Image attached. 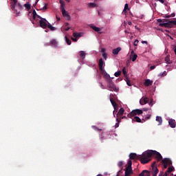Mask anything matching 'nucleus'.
<instances>
[{
    "mask_svg": "<svg viewBox=\"0 0 176 176\" xmlns=\"http://www.w3.org/2000/svg\"><path fill=\"white\" fill-rule=\"evenodd\" d=\"M104 65V60L102 58H100L98 62V67L100 71V74L102 75L104 79H105L106 85H102V89H107V90H111V76L104 69L102 66Z\"/></svg>",
    "mask_w": 176,
    "mask_h": 176,
    "instance_id": "f257e3e1",
    "label": "nucleus"
},
{
    "mask_svg": "<svg viewBox=\"0 0 176 176\" xmlns=\"http://www.w3.org/2000/svg\"><path fill=\"white\" fill-rule=\"evenodd\" d=\"M144 155H146V158H144V160H142V163L146 164L147 163H149L151 160H152V156H154V157L157 159V162H160V160L163 159L162 154H160V153L155 150H147L144 151Z\"/></svg>",
    "mask_w": 176,
    "mask_h": 176,
    "instance_id": "f03ea898",
    "label": "nucleus"
},
{
    "mask_svg": "<svg viewBox=\"0 0 176 176\" xmlns=\"http://www.w3.org/2000/svg\"><path fill=\"white\" fill-rule=\"evenodd\" d=\"M111 104L114 108V111H113V115L114 118L115 116H116V119H118L119 116H122L123 113H124V109L120 108L119 110V104L116 103V101H115V100H113V98L112 97L111 98ZM118 110L119 111L118 112Z\"/></svg>",
    "mask_w": 176,
    "mask_h": 176,
    "instance_id": "7ed1b4c3",
    "label": "nucleus"
},
{
    "mask_svg": "<svg viewBox=\"0 0 176 176\" xmlns=\"http://www.w3.org/2000/svg\"><path fill=\"white\" fill-rule=\"evenodd\" d=\"M129 159L131 160H135L136 159L140 160L142 164H146L142 163V160H145V159H146V155H145V152H144L142 155H137L134 153H131L129 155Z\"/></svg>",
    "mask_w": 176,
    "mask_h": 176,
    "instance_id": "20e7f679",
    "label": "nucleus"
},
{
    "mask_svg": "<svg viewBox=\"0 0 176 176\" xmlns=\"http://www.w3.org/2000/svg\"><path fill=\"white\" fill-rule=\"evenodd\" d=\"M142 113H144V111H142V109H137L133 110L131 113H129L127 115V116L128 118L131 119V118H134L135 116H137V115L140 116V115H142Z\"/></svg>",
    "mask_w": 176,
    "mask_h": 176,
    "instance_id": "39448f33",
    "label": "nucleus"
},
{
    "mask_svg": "<svg viewBox=\"0 0 176 176\" xmlns=\"http://www.w3.org/2000/svg\"><path fill=\"white\" fill-rule=\"evenodd\" d=\"M160 27H165V28H173V25H176V21H169L166 23H160Z\"/></svg>",
    "mask_w": 176,
    "mask_h": 176,
    "instance_id": "423d86ee",
    "label": "nucleus"
},
{
    "mask_svg": "<svg viewBox=\"0 0 176 176\" xmlns=\"http://www.w3.org/2000/svg\"><path fill=\"white\" fill-rule=\"evenodd\" d=\"M162 164H163L164 168H167L168 166H170L173 165V162L168 158H164L162 160Z\"/></svg>",
    "mask_w": 176,
    "mask_h": 176,
    "instance_id": "0eeeda50",
    "label": "nucleus"
},
{
    "mask_svg": "<svg viewBox=\"0 0 176 176\" xmlns=\"http://www.w3.org/2000/svg\"><path fill=\"white\" fill-rule=\"evenodd\" d=\"M40 27L41 28H47V25H49V22L46 20V19H42L39 21Z\"/></svg>",
    "mask_w": 176,
    "mask_h": 176,
    "instance_id": "6e6552de",
    "label": "nucleus"
},
{
    "mask_svg": "<svg viewBox=\"0 0 176 176\" xmlns=\"http://www.w3.org/2000/svg\"><path fill=\"white\" fill-rule=\"evenodd\" d=\"M48 46H53V47L57 49V47H58V42H57V40L56 39H52L50 40Z\"/></svg>",
    "mask_w": 176,
    "mask_h": 176,
    "instance_id": "1a4fd4ad",
    "label": "nucleus"
},
{
    "mask_svg": "<svg viewBox=\"0 0 176 176\" xmlns=\"http://www.w3.org/2000/svg\"><path fill=\"white\" fill-rule=\"evenodd\" d=\"M149 102V98L148 97L143 96L140 100V105H145V104H148Z\"/></svg>",
    "mask_w": 176,
    "mask_h": 176,
    "instance_id": "9d476101",
    "label": "nucleus"
},
{
    "mask_svg": "<svg viewBox=\"0 0 176 176\" xmlns=\"http://www.w3.org/2000/svg\"><path fill=\"white\" fill-rule=\"evenodd\" d=\"M155 164H156L155 162L152 164L153 176H157V174L159 173V169H157V167L155 166Z\"/></svg>",
    "mask_w": 176,
    "mask_h": 176,
    "instance_id": "9b49d317",
    "label": "nucleus"
},
{
    "mask_svg": "<svg viewBox=\"0 0 176 176\" xmlns=\"http://www.w3.org/2000/svg\"><path fill=\"white\" fill-rule=\"evenodd\" d=\"M60 12H62V14L63 17H65L67 20L69 21L71 20V16H69V14L65 10H61Z\"/></svg>",
    "mask_w": 176,
    "mask_h": 176,
    "instance_id": "f8f14e48",
    "label": "nucleus"
},
{
    "mask_svg": "<svg viewBox=\"0 0 176 176\" xmlns=\"http://www.w3.org/2000/svg\"><path fill=\"white\" fill-rule=\"evenodd\" d=\"M168 124L171 129H175L176 126V122L175 120L170 119L168 120Z\"/></svg>",
    "mask_w": 176,
    "mask_h": 176,
    "instance_id": "ddd939ff",
    "label": "nucleus"
},
{
    "mask_svg": "<svg viewBox=\"0 0 176 176\" xmlns=\"http://www.w3.org/2000/svg\"><path fill=\"white\" fill-rule=\"evenodd\" d=\"M122 50V47H118L117 48H115L112 50V53L113 56H118L119 54V52Z\"/></svg>",
    "mask_w": 176,
    "mask_h": 176,
    "instance_id": "4468645a",
    "label": "nucleus"
},
{
    "mask_svg": "<svg viewBox=\"0 0 176 176\" xmlns=\"http://www.w3.org/2000/svg\"><path fill=\"white\" fill-rule=\"evenodd\" d=\"M111 91H116V93L119 91V87H116V85H115L112 82L111 83Z\"/></svg>",
    "mask_w": 176,
    "mask_h": 176,
    "instance_id": "2eb2a0df",
    "label": "nucleus"
},
{
    "mask_svg": "<svg viewBox=\"0 0 176 176\" xmlns=\"http://www.w3.org/2000/svg\"><path fill=\"white\" fill-rule=\"evenodd\" d=\"M122 119H127V117H126V116H122L121 118H119V117H118V118H116V120H117V121H118V123H116V124H115L116 129L118 128V127H119V123H120V121L122 120Z\"/></svg>",
    "mask_w": 176,
    "mask_h": 176,
    "instance_id": "dca6fc26",
    "label": "nucleus"
},
{
    "mask_svg": "<svg viewBox=\"0 0 176 176\" xmlns=\"http://www.w3.org/2000/svg\"><path fill=\"white\" fill-rule=\"evenodd\" d=\"M153 83V81H152L149 79H146V80H145V82H144V86L148 87V86H152Z\"/></svg>",
    "mask_w": 176,
    "mask_h": 176,
    "instance_id": "f3484780",
    "label": "nucleus"
},
{
    "mask_svg": "<svg viewBox=\"0 0 176 176\" xmlns=\"http://www.w3.org/2000/svg\"><path fill=\"white\" fill-rule=\"evenodd\" d=\"M59 3L60 4V10H65V2L63 0H60Z\"/></svg>",
    "mask_w": 176,
    "mask_h": 176,
    "instance_id": "a211bd4d",
    "label": "nucleus"
},
{
    "mask_svg": "<svg viewBox=\"0 0 176 176\" xmlns=\"http://www.w3.org/2000/svg\"><path fill=\"white\" fill-rule=\"evenodd\" d=\"M12 1V4H11V8L12 10H16V6L17 5V0H11Z\"/></svg>",
    "mask_w": 176,
    "mask_h": 176,
    "instance_id": "6ab92c4d",
    "label": "nucleus"
},
{
    "mask_svg": "<svg viewBox=\"0 0 176 176\" xmlns=\"http://www.w3.org/2000/svg\"><path fill=\"white\" fill-rule=\"evenodd\" d=\"M156 122H158V126H162V124L163 123V119L162 118V117L157 116Z\"/></svg>",
    "mask_w": 176,
    "mask_h": 176,
    "instance_id": "aec40b11",
    "label": "nucleus"
},
{
    "mask_svg": "<svg viewBox=\"0 0 176 176\" xmlns=\"http://www.w3.org/2000/svg\"><path fill=\"white\" fill-rule=\"evenodd\" d=\"M89 27L90 28H92V30H94V31H95L96 32H100V31H101V29L100 28H97V26L90 25Z\"/></svg>",
    "mask_w": 176,
    "mask_h": 176,
    "instance_id": "412c9836",
    "label": "nucleus"
},
{
    "mask_svg": "<svg viewBox=\"0 0 176 176\" xmlns=\"http://www.w3.org/2000/svg\"><path fill=\"white\" fill-rule=\"evenodd\" d=\"M133 122H136L137 123H142V120L138 116H135L132 120Z\"/></svg>",
    "mask_w": 176,
    "mask_h": 176,
    "instance_id": "4be33fe9",
    "label": "nucleus"
},
{
    "mask_svg": "<svg viewBox=\"0 0 176 176\" xmlns=\"http://www.w3.org/2000/svg\"><path fill=\"white\" fill-rule=\"evenodd\" d=\"M139 176H149V172L146 170H144L139 174Z\"/></svg>",
    "mask_w": 176,
    "mask_h": 176,
    "instance_id": "5701e85b",
    "label": "nucleus"
},
{
    "mask_svg": "<svg viewBox=\"0 0 176 176\" xmlns=\"http://www.w3.org/2000/svg\"><path fill=\"white\" fill-rule=\"evenodd\" d=\"M80 57L82 60H85V58H86V52H85V51H80Z\"/></svg>",
    "mask_w": 176,
    "mask_h": 176,
    "instance_id": "b1692460",
    "label": "nucleus"
},
{
    "mask_svg": "<svg viewBox=\"0 0 176 176\" xmlns=\"http://www.w3.org/2000/svg\"><path fill=\"white\" fill-rule=\"evenodd\" d=\"M165 61L166 63V64H172L173 61H171V60H170V55L166 56V57L165 58Z\"/></svg>",
    "mask_w": 176,
    "mask_h": 176,
    "instance_id": "393cba45",
    "label": "nucleus"
},
{
    "mask_svg": "<svg viewBox=\"0 0 176 176\" xmlns=\"http://www.w3.org/2000/svg\"><path fill=\"white\" fill-rule=\"evenodd\" d=\"M101 53H102V57L104 60H107V53H105V48L101 49Z\"/></svg>",
    "mask_w": 176,
    "mask_h": 176,
    "instance_id": "a878e982",
    "label": "nucleus"
},
{
    "mask_svg": "<svg viewBox=\"0 0 176 176\" xmlns=\"http://www.w3.org/2000/svg\"><path fill=\"white\" fill-rule=\"evenodd\" d=\"M48 28H49V30H50L51 31H56V28L55 27H53L52 25V24H50V23H48V25H47V26Z\"/></svg>",
    "mask_w": 176,
    "mask_h": 176,
    "instance_id": "bb28decb",
    "label": "nucleus"
},
{
    "mask_svg": "<svg viewBox=\"0 0 176 176\" xmlns=\"http://www.w3.org/2000/svg\"><path fill=\"white\" fill-rule=\"evenodd\" d=\"M73 36H74V38H80L82 36V34L74 32L73 33Z\"/></svg>",
    "mask_w": 176,
    "mask_h": 176,
    "instance_id": "cd10ccee",
    "label": "nucleus"
},
{
    "mask_svg": "<svg viewBox=\"0 0 176 176\" xmlns=\"http://www.w3.org/2000/svg\"><path fill=\"white\" fill-rule=\"evenodd\" d=\"M158 76H160V78H163L164 76H167V72L164 71L162 73H160Z\"/></svg>",
    "mask_w": 176,
    "mask_h": 176,
    "instance_id": "c85d7f7f",
    "label": "nucleus"
},
{
    "mask_svg": "<svg viewBox=\"0 0 176 176\" xmlns=\"http://www.w3.org/2000/svg\"><path fill=\"white\" fill-rule=\"evenodd\" d=\"M125 81L126 82V85L128 86H131V82L130 79L129 78V77L125 78Z\"/></svg>",
    "mask_w": 176,
    "mask_h": 176,
    "instance_id": "c756f323",
    "label": "nucleus"
},
{
    "mask_svg": "<svg viewBox=\"0 0 176 176\" xmlns=\"http://www.w3.org/2000/svg\"><path fill=\"white\" fill-rule=\"evenodd\" d=\"M122 73L125 78H127V72L126 71V67H123L122 69Z\"/></svg>",
    "mask_w": 176,
    "mask_h": 176,
    "instance_id": "7c9ffc66",
    "label": "nucleus"
},
{
    "mask_svg": "<svg viewBox=\"0 0 176 176\" xmlns=\"http://www.w3.org/2000/svg\"><path fill=\"white\" fill-rule=\"evenodd\" d=\"M32 14H33V20H35V19H36V16L38 15L35 10H33Z\"/></svg>",
    "mask_w": 176,
    "mask_h": 176,
    "instance_id": "2f4dec72",
    "label": "nucleus"
},
{
    "mask_svg": "<svg viewBox=\"0 0 176 176\" xmlns=\"http://www.w3.org/2000/svg\"><path fill=\"white\" fill-rule=\"evenodd\" d=\"M24 6L25 7L26 9H28V10H30V9H31V4L28 3L24 4Z\"/></svg>",
    "mask_w": 176,
    "mask_h": 176,
    "instance_id": "473e14b6",
    "label": "nucleus"
},
{
    "mask_svg": "<svg viewBox=\"0 0 176 176\" xmlns=\"http://www.w3.org/2000/svg\"><path fill=\"white\" fill-rule=\"evenodd\" d=\"M133 165V162L131 160H129L128 162V166H126V168H132L131 166Z\"/></svg>",
    "mask_w": 176,
    "mask_h": 176,
    "instance_id": "72a5a7b5",
    "label": "nucleus"
},
{
    "mask_svg": "<svg viewBox=\"0 0 176 176\" xmlns=\"http://www.w3.org/2000/svg\"><path fill=\"white\" fill-rule=\"evenodd\" d=\"M129 4H127V3H126L125 5H124V10H123V12H126L127 10H129Z\"/></svg>",
    "mask_w": 176,
    "mask_h": 176,
    "instance_id": "f704fd0d",
    "label": "nucleus"
},
{
    "mask_svg": "<svg viewBox=\"0 0 176 176\" xmlns=\"http://www.w3.org/2000/svg\"><path fill=\"white\" fill-rule=\"evenodd\" d=\"M174 170H175L174 167H168L166 171L167 173H172V171H174Z\"/></svg>",
    "mask_w": 176,
    "mask_h": 176,
    "instance_id": "c9c22d12",
    "label": "nucleus"
},
{
    "mask_svg": "<svg viewBox=\"0 0 176 176\" xmlns=\"http://www.w3.org/2000/svg\"><path fill=\"white\" fill-rule=\"evenodd\" d=\"M120 74H122V72L118 71L114 74V76H116V78H118V76H120Z\"/></svg>",
    "mask_w": 176,
    "mask_h": 176,
    "instance_id": "e433bc0d",
    "label": "nucleus"
},
{
    "mask_svg": "<svg viewBox=\"0 0 176 176\" xmlns=\"http://www.w3.org/2000/svg\"><path fill=\"white\" fill-rule=\"evenodd\" d=\"M137 57H138V56L137 54H135L132 57V61H135V60H137Z\"/></svg>",
    "mask_w": 176,
    "mask_h": 176,
    "instance_id": "4c0bfd02",
    "label": "nucleus"
},
{
    "mask_svg": "<svg viewBox=\"0 0 176 176\" xmlns=\"http://www.w3.org/2000/svg\"><path fill=\"white\" fill-rule=\"evenodd\" d=\"M66 43H67V45H71L72 43V42L71 41V40L68 38L66 37Z\"/></svg>",
    "mask_w": 176,
    "mask_h": 176,
    "instance_id": "58836bf2",
    "label": "nucleus"
},
{
    "mask_svg": "<svg viewBox=\"0 0 176 176\" xmlns=\"http://www.w3.org/2000/svg\"><path fill=\"white\" fill-rule=\"evenodd\" d=\"M92 129H94V130H96L97 131H102V129L97 128L96 126H92Z\"/></svg>",
    "mask_w": 176,
    "mask_h": 176,
    "instance_id": "ea45409f",
    "label": "nucleus"
},
{
    "mask_svg": "<svg viewBox=\"0 0 176 176\" xmlns=\"http://www.w3.org/2000/svg\"><path fill=\"white\" fill-rule=\"evenodd\" d=\"M118 166H120V168H123V162L120 161L118 163Z\"/></svg>",
    "mask_w": 176,
    "mask_h": 176,
    "instance_id": "a19ab883",
    "label": "nucleus"
},
{
    "mask_svg": "<svg viewBox=\"0 0 176 176\" xmlns=\"http://www.w3.org/2000/svg\"><path fill=\"white\" fill-rule=\"evenodd\" d=\"M89 6H90L91 8H96V4L94 3H89Z\"/></svg>",
    "mask_w": 176,
    "mask_h": 176,
    "instance_id": "79ce46f5",
    "label": "nucleus"
},
{
    "mask_svg": "<svg viewBox=\"0 0 176 176\" xmlns=\"http://www.w3.org/2000/svg\"><path fill=\"white\" fill-rule=\"evenodd\" d=\"M138 40H135L133 43L134 46H138Z\"/></svg>",
    "mask_w": 176,
    "mask_h": 176,
    "instance_id": "37998d69",
    "label": "nucleus"
},
{
    "mask_svg": "<svg viewBox=\"0 0 176 176\" xmlns=\"http://www.w3.org/2000/svg\"><path fill=\"white\" fill-rule=\"evenodd\" d=\"M43 10H47V4H45V6L43 7Z\"/></svg>",
    "mask_w": 176,
    "mask_h": 176,
    "instance_id": "c03bdc74",
    "label": "nucleus"
},
{
    "mask_svg": "<svg viewBox=\"0 0 176 176\" xmlns=\"http://www.w3.org/2000/svg\"><path fill=\"white\" fill-rule=\"evenodd\" d=\"M122 170H123V168H121V169L118 172L117 175L120 176V174H122V173H123V172L122 171Z\"/></svg>",
    "mask_w": 176,
    "mask_h": 176,
    "instance_id": "a18cd8bd",
    "label": "nucleus"
},
{
    "mask_svg": "<svg viewBox=\"0 0 176 176\" xmlns=\"http://www.w3.org/2000/svg\"><path fill=\"white\" fill-rule=\"evenodd\" d=\"M17 6H18L20 9H23V6H21V3H18Z\"/></svg>",
    "mask_w": 176,
    "mask_h": 176,
    "instance_id": "49530a36",
    "label": "nucleus"
},
{
    "mask_svg": "<svg viewBox=\"0 0 176 176\" xmlns=\"http://www.w3.org/2000/svg\"><path fill=\"white\" fill-rule=\"evenodd\" d=\"M72 40H73L74 42H78V38H76L72 37Z\"/></svg>",
    "mask_w": 176,
    "mask_h": 176,
    "instance_id": "de8ad7c7",
    "label": "nucleus"
},
{
    "mask_svg": "<svg viewBox=\"0 0 176 176\" xmlns=\"http://www.w3.org/2000/svg\"><path fill=\"white\" fill-rule=\"evenodd\" d=\"M155 68H156V66L153 65V66H151L150 69L153 70V69H155Z\"/></svg>",
    "mask_w": 176,
    "mask_h": 176,
    "instance_id": "09e8293b",
    "label": "nucleus"
},
{
    "mask_svg": "<svg viewBox=\"0 0 176 176\" xmlns=\"http://www.w3.org/2000/svg\"><path fill=\"white\" fill-rule=\"evenodd\" d=\"M157 23H162V22H163V20L161 19H158L157 20Z\"/></svg>",
    "mask_w": 176,
    "mask_h": 176,
    "instance_id": "8fccbe9b",
    "label": "nucleus"
},
{
    "mask_svg": "<svg viewBox=\"0 0 176 176\" xmlns=\"http://www.w3.org/2000/svg\"><path fill=\"white\" fill-rule=\"evenodd\" d=\"M162 21H164L165 23H168V19H162Z\"/></svg>",
    "mask_w": 176,
    "mask_h": 176,
    "instance_id": "3c124183",
    "label": "nucleus"
},
{
    "mask_svg": "<svg viewBox=\"0 0 176 176\" xmlns=\"http://www.w3.org/2000/svg\"><path fill=\"white\" fill-rule=\"evenodd\" d=\"M165 19H170V17H171V16L169 14V15H165Z\"/></svg>",
    "mask_w": 176,
    "mask_h": 176,
    "instance_id": "603ef678",
    "label": "nucleus"
},
{
    "mask_svg": "<svg viewBox=\"0 0 176 176\" xmlns=\"http://www.w3.org/2000/svg\"><path fill=\"white\" fill-rule=\"evenodd\" d=\"M170 16V17H175V13H172Z\"/></svg>",
    "mask_w": 176,
    "mask_h": 176,
    "instance_id": "864d4df0",
    "label": "nucleus"
},
{
    "mask_svg": "<svg viewBox=\"0 0 176 176\" xmlns=\"http://www.w3.org/2000/svg\"><path fill=\"white\" fill-rule=\"evenodd\" d=\"M159 2H161V3H164V1L166 0H157Z\"/></svg>",
    "mask_w": 176,
    "mask_h": 176,
    "instance_id": "5fc2aeb1",
    "label": "nucleus"
},
{
    "mask_svg": "<svg viewBox=\"0 0 176 176\" xmlns=\"http://www.w3.org/2000/svg\"><path fill=\"white\" fill-rule=\"evenodd\" d=\"M69 30H71L70 27H67V28H65V31H69Z\"/></svg>",
    "mask_w": 176,
    "mask_h": 176,
    "instance_id": "6e6d98bb",
    "label": "nucleus"
},
{
    "mask_svg": "<svg viewBox=\"0 0 176 176\" xmlns=\"http://www.w3.org/2000/svg\"><path fill=\"white\" fill-rule=\"evenodd\" d=\"M36 17H38V19H40L41 20H42V19H43V18H42L41 16H39V15H36Z\"/></svg>",
    "mask_w": 176,
    "mask_h": 176,
    "instance_id": "4d7b16f0",
    "label": "nucleus"
},
{
    "mask_svg": "<svg viewBox=\"0 0 176 176\" xmlns=\"http://www.w3.org/2000/svg\"><path fill=\"white\" fill-rule=\"evenodd\" d=\"M142 43H146V45H148V41H142Z\"/></svg>",
    "mask_w": 176,
    "mask_h": 176,
    "instance_id": "13d9d810",
    "label": "nucleus"
},
{
    "mask_svg": "<svg viewBox=\"0 0 176 176\" xmlns=\"http://www.w3.org/2000/svg\"><path fill=\"white\" fill-rule=\"evenodd\" d=\"M167 175H168V172L166 171L163 176H167Z\"/></svg>",
    "mask_w": 176,
    "mask_h": 176,
    "instance_id": "bf43d9fd",
    "label": "nucleus"
},
{
    "mask_svg": "<svg viewBox=\"0 0 176 176\" xmlns=\"http://www.w3.org/2000/svg\"><path fill=\"white\" fill-rule=\"evenodd\" d=\"M128 24H129V25H133V23H131V21H129V22H128Z\"/></svg>",
    "mask_w": 176,
    "mask_h": 176,
    "instance_id": "052dcab7",
    "label": "nucleus"
},
{
    "mask_svg": "<svg viewBox=\"0 0 176 176\" xmlns=\"http://www.w3.org/2000/svg\"><path fill=\"white\" fill-rule=\"evenodd\" d=\"M56 19L58 21H60V17H58V16L56 15Z\"/></svg>",
    "mask_w": 176,
    "mask_h": 176,
    "instance_id": "680f3d73",
    "label": "nucleus"
},
{
    "mask_svg": "<svg viewBox=\"0 0 176 176\" xmlns=\"http://www.w3.org/2000/svg\"><path fill=\"white\" fill-rule=\"evenodd\" d=\"M148 105H150V107H152V105H153V104L152 103V102H150L148 103Z\"/></svg>",
    "mask_w": 176,
    "mask_h": 176,
    "instance_id": "e2e57ef3",
    "label": "nucleus"
},
{
    "mask_svg": "<svg viewBox=\"0 0 176 176\" xmlns=\"http://www.w3.org/2000/svg\"><path fill=\"white\" fill-rule=\"evenodd\" d=\"M148 108H144V109H143V111H148Z\"/></svg>",
    "mask_w": 176,
    "mask_h": 176,
    "instance_id": "0e129e2a",
    "label": "nucleus"
},
{
    "mask_svg": "<svg viewBox=\"0 0 176 176\" xmlns=\"http://www.w3.org/2000/svg\"><path fill=\"white\" fill-rule=\"evenodd\" d=\"M146 119H151V116H148V117H146Z\"/></svg>",
    "mask_w": 176,
    "mask_h": 176,
    "instance_id": "69168bd1",
    "label": "nucleus"
},
{
    "mask_svg": "<svg viewBox=\"0 0 176 176\" xmlns=\"http://www.w3.org/2000/svg\"><path fill=\"white\" fill-rule=\"evenodd\" d=\"M125 34H129V31L124 30Z\"/></svg>",
    "mask_w": 176,
    "mask_h": 176,
    "instance_id": "338daca9",
    "label": "nucleus"
},
{
    "mask_svg": "<svg viewBox=\"0 0 176 176\" xmlns=\"http://www.w3.org/2000/svg\"><path fill=\"white\" fill-rule=\"evenodd\" d=\"M67 2L69 3L71 2V0H65Z\"/></svg>",
    "mask_w": 176,
    "mask_h": 176,
    "instance_id": "774afa93",
    "label": "nucleus"
}]
</instances>
